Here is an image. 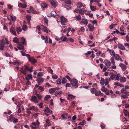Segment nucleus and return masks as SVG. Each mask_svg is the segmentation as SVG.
Instances as JSON below:
<instances>
[{"instance_id": "obj_4", "label": "nucleus", "mask_w": 129, "mask_h": 129, "mask_svg": "<svg viewBox=\"0 0 129 129\" xmlns=\"http://www.w3.org/2000/svg\"><path fill=\"white\" fill-rule=\"evenodd\" d=\"M50 2L51 5L54 7H56L57 5V2L55 0H50Z\"/></svg>"}, {"instance_id": "obj_37", "label": "nucleus", "mask_w": 129, "mask_h": 129, "mask_svg": "<svg viewBox=\"0 0 129 129\" xmlns=\"http://www.w3.org/2000/svg\"><path fill=\"white\" fill-rule=\"evenodd\" d=\"M82 4L81 3H78L77 4V7L78 8H81L82 7Z\"/></svg>"}, {"instance_id": "obj_47", "label": "nucleus", "mask_w": 129, "mask_h": 129, "mask_svg": "<svg viewBox=\"0 0 129 129\" xmlns=\"http://www.w3.org/2000/svg\"><path fill=\"white\" fill-rule=\"evenodd\" d=\"M45 40V42L46 43H49L48 42V36H46L45 38L44 39Z\"/></svg>"}, {"instance_id": "obj_32", "label": "nucleus", "mask_w": 129, "mask_h": 129, "mask_svg": "<svg viewBox=\"0 0 129 129\" xmlns=\"http://www.w3.org/2000/svg\"><path fill=\"white\" fill-rule=\"evenodd\" d=\"M18 48L20 50H22L24 49V47L21 44L18 45Z\"/></svg>"}, {"instance_id": "obj_55", "label": "nucleus", "mask_w": 129, "mask_h": 129, "mask_svg": "<svg viewBox=\"0 0 129 129\" xmlns=\"http://www.w3.org/2000/svg\"><path fill=\"white\" fill-rule=\"evenodd\" d=\"M69 40L66 37H63V39L62 41H68Z\"/></svg>"}, {"instance_id": "obj_60", "label": "nucleus", "mask_w": 129, "mask_h": 129, "mask_svg": "<svg viewBox=\"0 0 129 129\" xmlns=\"http://www.w3.org/2000/svg\"><path fill=\"white\" fill-rule=\"evenodd\" d=\"M120 76V75L119 74H117V75H116L115 78L117 80H119Z\"/></svg>"}, {"instance_id": "obj_8", "label": "nucleus", "mask_w": 129, "mask_h": 129, "mask_svg": "<svg viewBox=\"0 0 129 129\" xmlns=\"http://www.w3.org/2000/svg\"><path fill=\"white\" fill-rule=\"evenodd\" d=\"M29 10L32 13L34 14H37V11L32 6H30V7Z\"/></svg>"}, {"instance_id": "obj_29", "label": "nucleus", "mask_w": 129, "mask_h": 129, "mask_svg": "<svg viewBox=\"0 0 129 129\" xmlns=\"http://www.w3.org/2000/svg\"><path fill=\"white\" fill-rule=\"evenodd\" d=\"M105 82L104 79L103 78H102L100 81V84L102 85H103L104 84Z\"/></svg>"}, {"instance_id": "obj_14", "label": "nucleus", "mask_w": 129, "mask_h": 129, "mask_svg": "<svg viewBox=\"0 0 129 129\" xmlns=\"http://www.w3.org/2000/svg\"><path fill=\"white\" fill-rule=\"evenodd\" d=\"M82 23L86 25L88 24V21L86 19H82Z\"/></svg>"}, {"instance_id": "obj_58", "label": "nucleus", "mask_w": 129, "mask_h": 129, "mask_svg": "<svg viewBox=\"0 0 129 129\" xmlns=\"http://www.w3.org/2000/svg\"><path fill=\"white\" fill-rule=\"evenodd\" d=\"M116 75L115 74H113V75H111L110 76V79L112 80H113L115 78Z\"/></svg>"}, {"instance_id": "obj_36", "label": "nucleus", "mask_w": 129, "mask_h": 129, "mask_svg": "<svg viewBox=\"0 0 129 129\" xmlns=\"http://www.w3.org/2000/svg\"><path fill=\"white\" fill-rule=\"evenodd\" d=\"M46 123L48 126H50L51 125V124L50 123L49 120L48 119L46 120Z\"/></svg>"}, {"instance_id": "obj_46", "label": "nucleus", "mask_w": 129, "mask_h": 129, "mask_svg": "<svg viewBox=\"0 0 129 129\" xmlns=\"http://www.w3.org/2000/svg\"><path fill=\"white\" fill-rule=\"evenodd\" d=\"M90 8L92 11H94L96 10V9L95 6H91L90 5Z\"/></svg>"}, {"instance_id": "obj_42", "label": "nucleus", "mask_w": 129, "mask_h": 129, "mask_svg": "<svg viewBox=\"0 0 129 129\" xmlns=\"http://www.w3.org/2000/svg\"><path fill=\"white\" fill-rule=\"evenodd\" d=\"M67 82V80L64 77L62 80V82L63 84H64L66 83Z\"/></svg>"}, {"instance_id": "obj_45", "label": "nucleus", "mask_w": 129, "mask_h": 129, "mask_svg": "<svg viewBox=\"0 0 129 129\" xmlns=\"http://www.w3.org/2000/svg\"><path fill=\"white\" fill-rule=\"evenodd\" d=\"M27 29V28L25 24H23L22 26V29L24 31H26Z\"/></svg>"}, {"instance_id": "obj_9", "label": "nucleus", "mask_w": 129, "mask_h": 129, "mask_svg": "<svg viewBox=\"0 0 129 129\" xmlns=\"http://www.w3.org/2000/svg\"><path fill=\"white\" fill-rule=\"evenodd\" d=\"M10 31L12 35L15 36L16 35V32L13 28H11L10 29Z\"/></svg>"}, {"instance_id": "obj_10", "label": "nucleus", "mask_w": 129, "mask_h": 129, "mask_svg": "<svg viewBox=\"0 0 129 129\" xmlns=\"http://www.w3.org/2000/svg\"><path fill=\"white\" fill-rule=\"evenodd\" d=\"M51 17H55L57 15V14L56 13L55 11H52L51 12Z\"/></svg>"}, {"instance_id": "obj_54", "label": "nucleus", "mask_w": 129, "mask_h": 129, "mask_svg": "<svg viewBox=\"0 0 129 129\" xmlns=\"http://www.w3.org/2000/svg\"><path fill=\"white\" fill-rule=\"evenodd\" d=\"M64 3L68 5H70L71 4V2L70 0H68L64 2Z\"/></svg>"}, {"instance_id": "obj_56", "label": "nucleus", "mask_w": 129, "mask_h": 129, "mask_svg": "<svg viewBox=\"0 0 129 129\" xmlns=\"http://www.w3.org/2000/svg\"><path fill=\"white\" fill-rule=\"evenodd\" d=\"M48 72L51 73L52 74H53V70L50 68H48Z\"/></svg>"}, {"instance_id": "obj_28", "label": "nucleus", "mask_w": 129, "mask_h": 129, "mask_svg": "<svg viewBox=\"0 0 129 129\" xmlns=\"http://www.w3.org/2000/svg\"><path fill=\"white\" fill-rule=\"evenodd\" d=\"M110 54L111 55L114 56L116 54H115L114 51L113 50H111L110 51Z\"/></svg>"}, {"instance_id": "obj_5", "label": "nucleus", "mask_w": 129, "mask_h": 129, "mask_svg": "<svg viewBox=\"0 0 129 129\" xmlns=\"http://www.w3.org/2000/svg\"><path fill=\"white\" fill-rule=\"evenodd\" d=\"M29 60L31 63L34 64L37 63V61L35 59L34 57H32L31 58H29Z\"/></svg>"}, {"instance_id": "obj_3", "label": "nucleus", "mask_w": 129, "mask_h": 129, "mask_svg": "<svg viewBox=\"0 0 129 129\" xmlns=\"http://www.w3.org/2000/svg\"><path fill=\"white\" fill-rule=\"evenodd\" d=\"M60 19L61 24L62 25H65L64 23L67 22V19L64 17L61 16L60 17Z\"/></svg>"}, {"instance_id": "obj_63", "label": "nucleus", "mask_w": 129, "mask_h": 129, "mask_svg": "<svg viewBox=\"0 0 129 129\" xmlns=\"http://www.w3.org/2000/svg\"><path fill=\"white\" fill-rule=\"evenodd\" d=\"M101 90L103 92H105L108 90L106 88H105L103 89H101Z\"/></svg>"}, {"instance_id": "obj_30", "label": "nucleus", "mask_w": 129, "mask_h": 129, "mask_svg": "<svg viewBox=\"0 0 129 129\" xmlns=\"http://www.w3.org/2000/svg\"><path fill=\"white\" fill-rule=\"evenodd\" d=\"M11 18V19L12 21L14 22H15L16 20V17L15 16H12L10 15Z\"/></svg>"}, {"instance_id": "obj_25", "label": "nucleus", "mask_w": 129, "mask_h": 129, "mask_svg": "<svg viewBox=\"0 0 129 129\" xmlns=\"http://www.w3.org/2000/svg\"><path fill=\"white\" fill-rule=\"evenodd\" d=\"M114 57H115V59L117 60H119L120 58L119 55L117 54H116Z\"/></svg>"}, {"instance_id": "obj_18", "label": "nucleus", "mask_w": 129, "mask_h": 129, "mask_svg": "<svg viewBox=\"0 0 129 129\" xmlns=\"http://www.w3.org/2000/svg\"><path fill=\"white\" fill-rule=\"evenodd\" d=\"M5 44V42L4 39H2L0 41V46H4Z\"/></svg>"}, {"instance_id": "obj_61", "label": "nucleus", "mask_w": 129, "mask_h": 129, "mask_svg": "<svg viewBox=\"0 0 129 129\" xmlns=\"http://www.w3.org/2000/svg\"><path fill=\"white\" fill-rule=\"evenodd\" d=\"M108 80V78H106L105 79L106 82L105 84V85L106 86L107 85V84H108L109 83Z\"/></svg>"}, {"instance_id": "obj_23", "label": "nucleus", "mask_w": 129, "mask_h": 129, "mask_svg": "<svg viewBox=\"0 0 129 129\" xmlns=\"http://www.w3.org/2000/svg\"><path fill=\"white\" fill-rule=\"evenodd\" d=\"M126 78L124 77H121L120 79V81L121 82H125L126 81Z\"/></svg>"}, {"instance_id": "obj_39", "label": "nucleus", "mask_w": 129, "mask_h": 129, "mask_svg": "<svg viewBox=\"0 0 129 129\" xmlns=\"http://www.w3.org/2000/svg\"><path fill=\"white\" fill-rule=\"evenodd\" d=\"M51 98V97L49 95H47L44 98V100L45 101H47L48 99Z\"/></svg>"}, {"instance_id": "obj_49", "label": "nucleus", "mask_w": 129, "mask_h": 129, "mask_svg": "<svg viewBox=\"0 0 129 129\" xmlns=\"http://www.w3.org/2000/svg\"><path fill=\"white\" fill-rule=\"evenodd\" d=\"M26 17L28 20L29 21L31 19V16L29 15H27L26 16Z\"/></svg>"}, {"instance_id": "obj_35", "label": "nucleus", "mask_w": 129, "mask_h": 129, "mask_svg": "<svg viewBox=\"0 0 129 129\" xmlns=\"http://www.w3.org/2000/svg\"><path fill=\"white\" fill-rule=\"evenodd\" d=\"M120 67H121L123 71H124L126 69L125 65H119Z\"/></svg>"}, {"instance_id": "obj_13", "label": "nucleus", "mask_w": 129, "mask_h": 129, "mask_svg": "<svg viewBox=\"0 0 129 129\" xmlns=\"http://www.w3.org/2000/svg\"><path fill=\"white\" fill-rule=\"evenodd\" d=\"M44 111L47 113H50L52 112V111L48 107H46V108L44 110Z\"/></svg>"}, {"instance_id": "obj_22", "label": "nucleus", "mask_w": 129, "mask_h": 129, "mask_svg": "<svg viewBox=\"0 0 129 129\" xmlns=\"http://www.w3.org/2000/svg\"><path fill=\"white\" fill-rule=\"evenodd\" d=\"M41 5L43 8H45L47 7V5L45 3H42L41 4Z\"/></svg>"}, {"instance_id": "obj_34", "label": "nucleus", "mask_w": 129, "mask_h": 129, "mask_svg": "<svg viewBox=\"0 0 129 129\" xmlns=\"http://www.w3.org/2000/svg\"><path fill=\"white\" fill-rule=\"evenodd\" d=\"M42 26L43 27V30L45 32H46L47 33H48V31L47 29V27H45L43 26V25H42Z\"/></svg>"}, {"instance_id": "obj_2", "label": "nucleus", "mask_w": 129, "mask_h": 129, "mask_svg": "<svg viewBox=\"0 0 129 129\" xmlns=\"http://www.w3.org/2000/svg\"><path fill=\"white\" fill-rule=\"evenodd\" d=\"M70 83L73 87H75V88H77L78 86V81L75 79H74L71 80Z\"/></svg>"}, {"instance_id": "obj_62", "label": "nucleus", "mask_w": 129, "mask_h": 129, "mask_svg": "<svg viewBox=\"0 0 129 129\" xmlns=\"http://www.w3.org/2000/svg\"><path fill=\"white\" fill-rule=\"evenodd\" d=\"M38 89L39 90L42 91H43L44 90V88L42 86H39Z\"/></svg>"}, {"instance_id": "obj_53", "label": "nucleus", "mask_w": 129, "mask_h": 129, "mask_svg": "<svg viewBox=\"0 0 129 129\" xmlns=\"http://www.w3.org/2000/svg\"><path fill=\"white\" fill-rule=\"evenodd\" d=\"M85 121L84 120H83L82 122H80L78 125H83L84 124H85Z\"/></svg>"}, {"instance_id": "obj_41", "label": "nucleus", "mask_w": 129, "mask_h": 129, "mask_svg": "<svg viewBox=\"0 0 129 129\" xmlns=\"http://www.w3.org/2000/svg\"><path fill=\"white\" fill-rule=\"evenodd\" d=\"M19 5H20V6L23 8H25L27 6V5L25 4H22V3H21L19 4Z\"/></svg>"}, {"instance_id": "obj_57", "label": "nucleus", "mask_w": 129, "mask_h": 129, "mask_svg": "<svg viewBox=\"0 0 129 129\" xmlns=\"http://www.w3.org/2000/svg\"><path fill=\"white\" fill-rule=\"evenodd\" d=\"M35 107V106H33L32 107H29V108H27L26 109V110H33L34 109V108Z\"/></svg>"}, {"instance_id": "obj_7", "label": "nucleus", "mask_w": 129, "mask_h": 129, "mask_svg": "<svg viewBox=\"0 0 129 129\" xmlns=\"http://www.w3.org/2000/svg\"><path fill=\"white\" fill-rule=\"evenodd\" d=\"M121 92L122 93H124L126 96L129 95V92H127L126 90L124 88L122 89L121 90Z\"/></svg>"}, {"instance_id": "obj_44", "label": "nucleus", "mask_w": 129, "mask_h": 129, "mask_svg": "<svg viewBox=\"0 0 129 129\" xmlns=\"http://www.w3.org/2000/svg\"><path fill=\"white\" fill-rule=\"evenodd\" d=\"M96 91V90L95 89L92 88L91 89V93L93 94H94L95 92Z\"/></svg>"}, {"instance_id": "obj_24", "label": "nucleus", "mask_w": 129, "mask_h": 129, "mask_svg": "<svg viewBox=\"0 0 129 129\" xmlns=\"http://www.w3.org/2000/svg\"><path fill=\"white\" fill-rule=\"evenodd\" d=\"M55 91V89L54 88H51L49 90V93L50 94H52Z\"/></svg>"}, {"instance_id": "obj_64", "label": "nucleus", "mask_w": 129, "mask_h": 129, "mask_svg": "<svg viewBox=\"0 0 129 129\" xmlns=\"http://www.w3.org/2000/svg\"><path fill=\"white\" fill-rule=\"evenodd\" d=\"M71 85L70 83H67L65 85V86L66 87H71Z\"/></svg>"}, {"instance_id": "obj_16", "label": "nucleus", "mask_w": 129, "mask_h": 129, "mask_svg": "<svg viewBox=\"0 0 129 129\" xmlns=\"http://www.w3.org/2000/svg\"><path fill=\"white\" fill-rule=\"evenodd\" d=\"M13 42L16 43H20L19 42V40L18 39L17 37H16L14 38L13 39Z\"/></svg>"}, {"instance_id": "obj_27", "label": "nucleus", "mask_w": 129, "mask_h": 129, "mask_svg": "<svg viewBox=\"0 0 129 129\" xmlns=\"http://www.w3.org/2000/svg\"><path fill=\"white\" fill-rule=\"evenodd\" d=\"M16 31L18 34H19V32H21L22 31V29L20 27H18L16 28Z\"/></svg>"}, {"instance_id": "obj_1", "label": "nucleus", "mask_w": 129, "mask_h": 129, "mask_svg": "<svg viewBox=\"0 0 129 129\" xmlns=\"http://www.w3.org/2000/svg\"><path fill=\"white\" fill-rule=\"evenodd\" d=\"M33 67L31 66L29 68L26 65H24L21 68L20 70L21 72L24 75H26L27 72L28 71H29L30 72L33 71L32 70Z\"/></svg>"}, {"instance_id": "obj_31", "label": "nucleus", "mask_w": 129, "mask_h": 129, "mask_svg": "<svg viewBox=\"0 0 129 129\" xmlns=\"http://www.w3.org/2000/svg\"><path fill=\"white\" fill-rule=\"evenodd\" d=\"M62 92L61 91L59 90L55 92V95L56 96L57 94H62Z\"/></svg>"}, {"instance_id": "obj_48", "label": "nucleus", "mask_w": 129, "mask_h": 129, "mask_svg": "<svg viewBox=\"0 0 129 129\" xmlns=\"http://www.w3.org/2000/svg\"><path fill=\"white\" fill-rule=\"evenodd\" d=\"M111 61L112 64H114L115 62H114V59L113 57H112L111 58Z\"/></svg>"}, {"instance_id": "obj_26", "label": "nucleus", "mask_w": 129, "mask_h": 129, "mask_svg": "<svg viewBox=\"0 0 129 129\" xmlns=\"http://www.w3.org/2000/svg\"><path fill=\"white\" fill-rule=\"evenodd\" d=\"M38 83H40L43 82L44 81V79L40 77L39 79H37L36 80Z\"/></svg>"}, {"instance_id": "obj_12", "label": "nucleus", "mask_w": 129, "mask_h": 129, "mask_svg": "<svg viewBox=\"0 0 129 129\" xmlns=\"http://www.w3.org/2000/svg\"><path fill=\"white\" fill-rule=\"evenodd\" d=\"M88 27L89 30L90 31H92L94 28V27L92 26L90 24H89L88 25Z\"/></svg>"}, {"instance_id": "obj_17", "label": "nucleus", "mask_w": 129, "mask_h": 129, "mask_svg": "<svg viewBox=\"0 0 129 129\" xmlns=\"http://www.w3.org/2000/svg\"><path fill=\"white\" fill-rule=\"evenodd\" d=\"M118 48L120 49L121 50H125V49L124 46L121 44H119L118 45Z\"/></svg>"}, {"instance_id": "obj_51", "label": "nucleus", "mask_w": 129, "mask_h": 129, "mask_svg": "<svg viewBox=\"0 0 129 129\" xmlns=\"http://www.w3.org/2000/svg\"><path fill=\"white\" fill-rule=\"evenodd\" d=\"M36 94L37 96L38 97L39 100H40L42 98V96L40 94H36Z\"/></svg>"}, {"instance_id": "obj_15", "label": "nucleus", "mask_w": 129, "mask_h": 129, "mask_svg": "<svg viewBox=\"0 0 129 129\" xmlns=\"http://www.w3.org/2000/svg\"><path fill=\"white\" fill-rule=\"evenodd\" d=\"M14 116L12 114H11L9 116V118L7 120V121H10L11 122L12 121V120L13 119Z\"/></svg>"}, {"instance_id": "obj_52", "label": "nucleus", "mask_w": 129, "mask_h": 129, "mask_svg": "<svg viewBox=\"0 0 129 129\" xmlns=\"http://www.w3.org/2000/svg\"><path fill=\"white\" fill-rule=\"evenodd\" d=\"M13 122V123H17L18 122V119L17 118H16L14 117Z\"/></svg>"}, {"instance_id": "obj_6", "label": "nucleus", "mask_w": 129, "mask_h": 129, "mask_svg": "<svg viewBox=\"0 0 129 129\" xmlns=\"http://www.w3.org/2000/svg\"><path fill=\"white\" fill-rule=\"evenodd\" d=\"M31 101H34L35 103H38V101L37 99V97L35 96H32Z\"/></svg>"}, {"instance_id": "obj_38", "label": "nucleus", "mask_w": 129, "mask_h": 129, "mask_svg": "<svg viewBox=\"0 0 129 129\" xmlns=\"http://www.w3.org/2000/svg\"><path fill=\"white\" fill-rule=\"evenodd\" d=\"M5 56L6 57H13V56H12V55H11L10 54H9V53L8 52H6L5 53Z\"/></svg>"}, {"instance_id": "obj_43", "label": "nucleus", "mask_w": 129, "mask_h": 129, "mask_svg": "<svg viewBox=\"0 0 129 129\" xmlns=\"http://www.w3.org/2000/svg\"><path fill=\"white\" fill-rule=\"evenodd\" d=\"M83 9H79V13L81 14H83L84 13V11L83 10Z\"/></svg>"}, {"instance_id": "obj_19", "label": "nucleus", "mask_w": 129, "mask_h": 129, "mask_svg": "<svg viewBox=\"0 0 129 129\" xmlns=\"http://www.w3.org/2000/svg\"><path fill=\"white\" fill-rule=\"evenodd\" d=\"M95 95L96 96H98L99 95H103V93L101 92L100 91H96L95 93Z\"/></svg>"}, {"instance_id": "obj_59", "label": "nucleus", "mask_w": 129, "mask_h": 129, "mask_svg": "<svg viewBox=\"0 0 129 129\" xmlns=\"http://www.w3.org/2000/svg\"><path fill=\"white\" fill-rule=\"evenodd\" d=\"M43 75V74L42 72H39L37 74V75L39 76H42Z\"/></svg>"}, {"instance_id": "obj_20", "label": "nucleus", "mask_w": 129, "mask_h": 129, "mask_svg": "<svg viewBox=\"0 0 129 129\" xmlns=\"http://www.w3.org/2000/svg\"><path fill=\"white\" fill-rule=\"evenodd\" d=\"M21 43L23 45H25L26 43V41L25 39L23 37H22L21 38Z\"/></svg>"}, {"instance_id": "obj_33", "label": "nucleus", "mask_w": 129, "mask_h": 129, "mask_svg": "<svg viewBox=\"0 0 129 129\" xmlns=\"http://www.w3.org/2000/svg\"><path fill=\"white\" fill-rule=\"evenodd\" d=\"M104 63H105V64H110L111 63L110 61L107 59H106L105 60Z\"/></svg>"}, {"instance_id": "obj_21", "label": "nucleus", "mask_w": 129, "mask_h": 129, "mask_svg": "<svg viewBox=\"0 0 129 129\" xmlns=\"http://www.w3.org/2000/svg\"><path fill=\"white\" fill-rule=\"evenodd\" d=\"M68 97L67 98L68 100H70L72 99H74L75 98V96H74L71 94H68Z\"/></svg>"}, {"instance_id": "obj_40", "label": "nucleus", "mask_w": 129, "mask_h": 129, "mask_svg": "<svg viewBox=\"0 0 129 129\" xmlns=\"http://www.w3.org/2000/svg\"><path fill=\"white\" fill-rule=\"evenodd\" d=\"M57 83L58 84H60L61 83V80L60 78L56 80Z\"/></svg>"}, {"instance_id": "obj_11", "label": "nucleus", "mask_w": 129, "mask_h": 129, "mask_svg": "<svg viewBox=\"0 0 129 129\" xmlns=\"http://www.w3.org/2000/svg\"><path fill=\"white\" fill-rule=\"evenodd\" d=\"M40 123L38 121V120H37V122H34L32 123V124L35 126V127H37L39 126Z\"/></svg>"}, {"instance_id": "obj_50", "label": "nucleus", "mask_w": 129, "mask_h": 129, "mask_svg": "<svg viewBox=\"0 0 129 129\" xmlns=\"http://www.w3.org/2000/svg\"><path fill=\"white\" fill-rule=\"evenodd\" d=\"M75 18L78 20L79 21L81 20V17L80 15H79L78 16H76L75 17Z\"/></svg>"}]
</instances>
